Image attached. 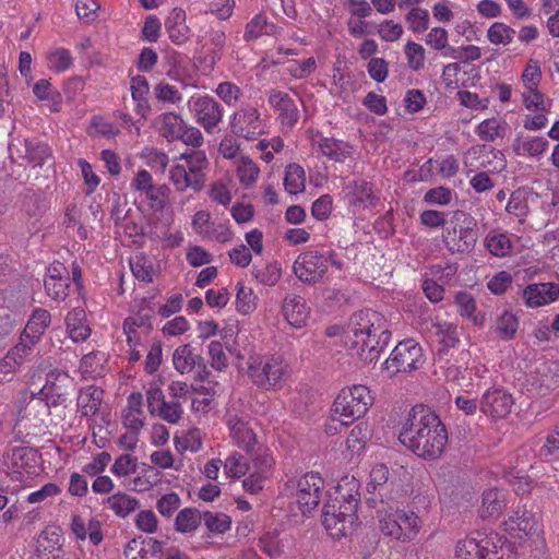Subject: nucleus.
Wrapping results in <instances>:
<instances>
[{
	"instance_id": "22",
	"label": "nucleus",
	"mask_w": 559,
	"mask_h": 559,
	"mask_svg": "<svg viewBox=\"0 0 559 559\" xmlns=\"http://www.w3.org/2000/svg\"><path fill=\"white\" fill-rule=\"evenodd\" d=\"M174 367L180 373L192 371L195 366H201L202 356L194 353V349L189 344L178 346L173 355Z\"/></svg>"
},
{
	"instance_id": "39",
	"label": "nucleus",
	"mask_w": 559,
	"mask_h": 559,
	"mask_svg": "<svg viewBox=\"0 0 559 559\" xmlns=\"http://www.w3.org/2000/svg\"><path fill=\"white\" fill-rule=\"evenodd\" d=\"M25 154L28 162L36 167L43 166L46 159L51 157V150L43 142L26 140Z\"/></svg>"
},
{
	"instance_id": "41",
	"label": "nucleus",
	"mask_w": 559,
	"mask_h": 559,
	"mask_svg": "<svg viewBox=\"0 0 559 559\" xmlns=\"http://www.w3.org/2000/svg\"><path fill=\"white\" fill-rule=\"evenodd\" d=\"M202 521L206 528L214 534H224L231 525V519L222 512L205 511L202 513Z\"/></svg>"
},
{
	"instance_id": "24",
	"label": "nucleus",
	"mask_w": 559,
	"mask_h": 559,
	"mask_svg": "<svg viewBox=\"0 0 559 559\" xmlns=\"http://www.w3.org/2000/svg\"><path fill=\"white\" fill-rule=\"evenodd\" d=\"M379 332H371L365 335L362 341L348 343V349L353 355L358 356L364 362L371 364L377 360V350L374 349Z\"/></svg>"
},
{
	"instance_id": "57",
	"label": "nucleus",
	"mask_w": 559,
	"mask_h": 559,
	"mask_svg": "<svg viewBox=\"0 0 559 559\" xmlns=\"http://www.w3.org/2000/svg\"><path fill=\"white\" fill-rule=\"evenodd\" d=\"M254 275L260 283L273 286L281 277V269L276 264H267L263 269H255Z\"/></svg>"
},
{
	"instance_id": "34",
	"label": "nucleus",
	"mask_w": 559,
	"mask_h": 559,
	"mask_svg": "<svg viewBox=\"0 0 559 559\" xmlns=\"http://www.w3.org/2000/svg\"><path fill=\"white\" fill-rule=\"evenodd\" d=\"M519 328V319L512 312L504 310L496 320L495 332L503 341L513 340Z\"/></svg>"
},
{
	"instance_id": "62",
	"label": "nucleus",
	"mask_w": 559,
	"mask_h": 559,
	"mask_svg": "<svg viewBox=\"0 0 559 559\" xmlns=\"http://www.w3.org/2000/svg\"><path fill=\"white\" fill-rule=\"evenodd\" d=\"M169 188L166 185L158 187L153 186L145 192L146 198L152 201V209H164L168 201Z\"/></svg>"
},
{
	"instance_id": "12",
	"label": "nucleus",
	"mask_w": 559,
	"mask_h": 559,
	"mask_svg": "<svg viewBox=\"0 0 559 559\" xmlns=\"http://www.w3.org/2000/svg\"><path fill=\"white\" fill-rule=\"evenodd\" d=\"M514 401L510 393L503 389L487 390L480 400L479 409L492 419L504 418L510 412Z\"/></svg>"
},
{
	"instance_id": "17",
	"label": "nucleus",
	"mask_w": 559,
	"mask_h": 559,
	"mask_svg": "<svg viewBox=\"0 0 559 559\" xmlns=\"http://www.w3.org/2000/svg\"><path fill=\"white\" fill-rule=\"evenodd\" d=\"M283 312L290 325L300 329L307 324L309 310L302 297L298 295H287L284 299Z\"/></svg>"
},
{
	"instance_id": "50",
	"label": "nucleus",
	"mask_w": 559,
	"mask_h": 559,
	"mask_svg": "<svg viewBox=\"0 0 559 559\" xmlns=\"http://www.w3.org/2000/svg\"><path fill=\"white\" fill-rule=\"evenodd\" d=\"M162 419L169 424H177L182 416V407L178 402H165L155 412Z\"/></svg>"
},
{
	"instance_id": "55",
	"label": "nucleus",
	"mask_w": 559,
	"mask_h": 559,
	"mask_svg": "<svg viewBox=\"0 0 559 559\" xmlns=\"http://www.w3.org/2000/svg\"><path fill=\"white\" fill-rule=\"evenodd\" d=\"M451 200L452 191L445 187L429 189L424 195V201L429 204L447 205Z\"/></svg>"
},
{
	"instance_id": "6",
	"label": "nucleus",
	"mask_w": 559,
	"mask_h": 559,
	"mask_svg": "<svg viewBox=\"0 0 559 559\" xmlns=\"http://www.w3.org/2000/svg\"><path fill=\"white\" fill-rule=\"evenodd\" d=\"M248 374L260 388L277 385L284 376V366L278 358L250 356L248 359Z\"/></svg>"
},
{
	"instance_id": "8",
	"label": "nucleus",
	"mask_w": 559,
	"mask_h": 559,
	"mask_svg": "<svg viewBox=\"0 0 559 559\" xmlns=\"http://www.w3.org/2000/svg\"><path fill=\"white\" fill-rule=\"evenodd\" d=\"M293 270L301 282L316 284L328 272V258L319 251L302 252L295 260Z\"/></svg>"
},
{
	"instance_id": "33",
	"label": "nucleus",
	"mask_w": 559,
	"mask_h": 559,
	"mask_svg": "<svg viewBox=\"0 0 559 559\" xmlns=\"http://www.w3.org/2000/svg\"><path fill=\"white\" fill-rule=\"evenodd\" d=\"M508 124L504 121L497 120L496 118L483 120L476 128V133L480 140L485 142H493L497 138H502L506 134Z\"/></svg>"
},
{
	"instance_id": "28",
	"label": "nucleus",
	"mask_w": 559,
	"mask_h": 559,
	"mask_svg": "<svg viewBox=\"0 0 559 559\" xmlns=\"http://www.w3.org/2000/svg\"><path fill=\"white\" fill-rule=\"evenodd\" d=\"M549 142L543 136H532L522 139L518 136L513 142V151L516 155H527L536 157L542 155L548 148Z\"/></svg>"
},
{
	"instance_id": "26",
	"label": "nucleus",
	"mask_w": 559,
	"mask_h": 559,
	"mask_svg": "<svg viewBox=\"0 0 559 559\" xmlns=\"http://www.w3.org/2000/svg\"><path fill=\"white\" fill-rule=\"evenodd\" d=\"M488 544L489 542H486V545ZM489 554L488 546L483 545L476 538L459 540L455 547L457 559H487Z\"/></svg>"
},
{
	"instance_id": "29",
	"label": "nucleus",
	"mask_w": 559,
	"mask_h": 559,
	"mask_svg": "<svg viewBox=\"0 0 559 559\" xmlns=\"http://www.w3.org/2000/svg\"><path fill=\"white\" fill-rule=\"evenodd\" d=\"M156 123L159 124V133L168 141L179 140L182 136V129L185 121L180 116L174 112H165L156 119Z\"/></svg>"
},
{
	"instance_id": "47",
	"label": "nucleus",
	"mask_w": 559,
	"mask_h": 559,
	"mask_svg": "<svg viewBox=\"0 0 559 559\" xmlns=\"http://www.w3.org/2000/svg\"><path fill=\"white\" fill-rule=\"evenodd\" d=\"M258 547L271 559L278 558L283 552L278 536L275 532H269L261 536L258 543Z\"/></svg>"
},
{
	"instance_id": "54",
	"label": "nucleus",
	"mask_w": 559,
	"mask_h": 559,
	"mask_svg": "<svg viewBox=\"0 0 559 559\" xmlns=\"http://www.w3.org/2000/svg\"><path fill=\"white\" fill-rule=\"evenodd\" d=\"M136 471V459L129 454H122L116 459L111 466V473L117 476H127L133 474Z\"/></svg>"
},
{
	"instance_id": "36",
	"label": "nucleus",
	"mask_w": 559,
	"mask_h": 559,
	"mask_svg": "<svg viewBox=\"0 0 559 559\" xmlns=\"http://www.w3.org/2000/svg\"><path fill=\"white\" fill-rule=\"evenodd\" d=\"M305 170L298 164H289L285 170L284 187L290 194H296L305 190Z\"/></svg>"
},
{
	"instance_id": "15",
	"label": "nucleus",
	"mask_w": 559,
	"mask_h": 559,
	"mask_svg": "<svg viewBox=\"0 0 559 559\" xmlns=\"http://www.w3.org/2000/svg\"><path fill=\"white\" fill-rule=\"evenodd\" d=\"M523 297L528 307H540L559 298V285L551 282L531 284L523 290Z\"/></svg>"
},
{
	"instance_id": "64",
	"label": "nucleus",
	"mask_w": 559,
	"mask_h": 559,
	"mask_svg": "<svg viewBox=\"0 0 559 559\" xmlns=\"http://www.w3.org/2000/svg\"><path fill=\"white\" fill-rule=\"evenodd\" d=\"M559 428L555 429L546 437L545 443L539 449V456L549 459L551 456H559Z\"/></svg>"
},
{
	"instance_id": "31",
	"label": "nucleus",
	"mask_w": 559,
	"mask_h": 559,
	"mask_svg": "<svg viewBox=\"0 0 559 559\" xmlns=\"http://www.w3.org/2000/svg\"><path fill=\"white\" fill-rule=\"evenodd\" d=\"M230 432L239 448L243 449L247 453H252L257 443L255 433L245 421L237 420L233 424Z\"/></svg>"
},
{
	"instance_id": "1",
	"label": "nucleus",
	"mask_w": 559,
	"mask_h": 559,
	"mask_svg": "<svg viewBox=\"0 0 559 559\" xmlns=\"http://www.w3.org/2000/svg\"><path fill=\"white\" fill-rule=\"evenodd\" d=\"M400 442L424 460L439 459L448 442V430L440 417L425 405L414 406L399 433Z\"/></svg>"
},
{
	"instance_id": "25",
	"label": "nucleus",
	"mask_w": 559,
	"mask_h": 559,
	"mask_svg": "<svg viewBox=\"0 0 559 559\" xmlns=\"http://www.w3.org/2000/svg\"><path fill=\"white\" fill-rule=\"evenodd\" d=\"M504 507L503 493L496 488L488 489L483 493L479 513L483 519H497Z\"/></svg>"
},
{
	"instance_id": "18",
	"label": "nucleus",
	"mask_w": 559,
	"mask_h": 559,
	"mask_svg": "<svg viewBox=\"0 0 559 559\" xmlns=\"http://www.w3.org/2000/svg\"><path fill=\"white\" fill-rule=\"evenodd\" d=\"M169 39L176 45H182L190 38V28L186 24V12L181 8L171 10L165 21Z\"/></svg>"
},
{
	"instance_id": "45",
	"label": "nucleus",
	"mask_w": 559,
	"mask_h": 559,
	"mask_svg": "<svg viewBox=\"0 0 559 559\" xmlns=\"http://www.w3.org/2000/svg\"><path fill=\"white\" fill-rule=\"evenodd\" d=\"M433 326L436 328V334L440 337V344L442 345L440 352L453 348L459 344L460 340L455 325L450 323H436Z\"/></svg>"
},
{
	"instance_id": "48",
	"label": "nucleus",
	"mask_w": 559,
	"mask_h": 559,
	"mask_svg": "<svg viewBox=\"0 0 559 559\" xmlns=\"http://www.w3.org/2000/svg\"><path fill=\"white\" fill-rule=\"evenodd\" d=\"M130 266L133 275L143 282H152L153 281V265L144 255H135L134 259L130 261Z\"/></svg>"
},
{
	"instance_id": "21",
	"label": "nucleus",
	"mask_w": 559,
	"mask_h": 559,
	"mask_svg": "<svg viewBox=\"0 0 559 559\" xmlns=\"http://www.w3.org/2000/svg\"><path fill=\"white\" fill-rule=\"evenodd\" d=\"M508 525L511 531L519 532V538L530 536L538 531L535 514L526 509L516 510L514 515L510 516Z\"/></svg>"
},
{
	"instance_id": "35",
	"label": "nucleus",
	"mask_w": 559,
	"mask_h": 559,
	"mask_svg": "<svg viewBox=\"0 0 559 559\" xmlns=\"http://www.w3.org/2000/svg\"><path fill=\"white\" fill-rule=\"evenodd\" d=\"M202 521V513L195 508L182 509L176 516L175 528L180 533L195 531Z\"/></svg>"
},
{
	"instance_id": "43",
	"label": "nucleus",
	"mask_w": 559,
	"mask_h": 559,
	"mask_svg": "<svg viewBox=\"0 0 559 559\" xmlns=\"http://www.w3.org/2000/svg\"><path fill=\"white\" fill-rule=\"evenodd\" d=\"M514 35L515 29L501 22H495L487 31L488 40L495 45H509Z\"/></svg>"
},
{
	"instance_id": "40",
	"label": "nucleus",
	"mask_w": 559,
	"mask_h": 559,
	"mask_svg": "<svg viewBox=\"0 0 559 559\" xmlns=\"http://www.w3.org/2000/svg\"><path fill=\"white\" fill-rule=\"evenodd\" d=\"M486 247L495 257H507L512 250L510 238L502 233H489L486 237Z\"/></svg>"
},
{
	"instance_id": "30",
	"label": "nucleus",
	"mask_w": 559,
	"mask_h": 559,
	"mask_svg": "<svg viewBox=\"0 0 559 559\" xmlns=\"http://www.w3.org/2000/svg\"><path fill=\"white\" fill-rule=\"evenodd\" d=\"M403 542L413 539L419 532L421 521L413 511L395 510Z\"/></svg>"
},
{
	"instance_id": "20",
	"label": "nucleus",
	"mask_w": 559,
	"mask_h": 559,
	"mask_svg": "<svg viewBox=\"0 0 559 559\" xmlns=\"http://www.w3.org/2000/svg\"><path fill=\"white\" fill-rule=\"evenodd\" d=\"M318 146L324 156L337 163L350 157L354 148L348 142L325 136L320 138Z\"/></svg>"
},
{
	"instance_id": "4",
	"label": "nucleus",
	"mask_w": 559,
	"mask_h": 559,
	"mask_svg": "<svg viewBox=\"0 0 559 559\" xmlns=\"http://www.w3.org/2000/svg\"><path fill=\"white\" fill-rule=\"evenodd\" d=\"M373 401L370 390L362 384L341 390L333 403V412L341 416L342 425H349L361 418Z\"/></svg>"
},
{
	"instance_id": "10",
	"label": "nucleus",
	"mask_w": 559,
	"mask_h": 559,
	"mask_svg": "<svg viewBox=\"0 0 559 559\" xmlns=\"http://www.w3.org/2000/svg\"><path fill=\"white\" fill-rule=\"evenodd\" d=\"M191 111L194 114L197 122L200 123L207 133H213L223 118L222 106L211 96L192 97L189 102Z\"/></svg>"
},
{
	"instance_id": "11",
	"label": "nucleus",
	"mask_w": 559,
	"mask_h": 559,
	"mask_svg": "<svg viewBox=\"0 0 559 559\" xmlns=\"http://www.w3.org/2000/svg\"><path fill=\"white\" fill-rule=\"evenodd\" d=\"M231 132L248 141L257 139L263 131L260 114L255 108L236 111L230 120Z\"/></svg>"
},
{
	"instance_id": "44",
	"label": "nucleus",
	"mask_w": 559,
	"mask_h": 559,
	"mask_svg": "<svg viewBox=\"0 0 559 559\" xmlns=\"http://www.w3.org/2000/svg\"><path fill=\"white\" fill-rule=\"evenodd\" d=\"M257 297L251 288L246 287L241 283L237 284L236 307L242 314H248L257 308Z\"/></svg>"
},
{
	"instance_id": "9",
	"label": "nucleus",
	"mask_w": 559,
	"mask_h": 559,
	"mask_svg": "<svg viewBox=\"0 0 559 559\" xmlns=\"http://www.w3.org/2000/svg\"><path fill=\"white\" fill-rule=\"evenodd\" d=\"M40 455L36 449L12 447L3 454V460L10 462L11 479L22 481L24 473L34 474Z\"/></svg>"
},
{
	"instance_id": "38",
	"label": "nucleus",
	"mask_w": 559,
	"mask_h": 559,
	"mask_svg": "<svg viewBox=\"0 0 559 559\" xmlns=\"http://www.w3.org/2000/svg\"><path fill=\"white\" fill-rule=\"evenodd\" d=\"M38 545L39 548L49 554H52L56 550H61L63 545V537L60 527H46L39 535Z\"/></svg>"
},
{
	"instance_id": "37",
	"label": "nucleus",
	"mask_w": 559,
	"mask_h": 559,
	"mask_svg": "<svg viewBox=\"0 0 559 559\" xmlns=\"http://www.w3.org/2000/svg\"><path fill=\"white\" fill-rule=\"evenodd\" d=\"M353 197L355 205L373 206L378 202L373 193V185L365 179L353 181Z\"/></svg>"
},
{
	"instance_id": "63",
	"label": "nucleus",
	"mask_w": 559,
	"mask_h": 559,
	"mask_svg": "<svg viewBox=\"0 0 559 559\" xmlns=\"http://www.w3.org/2000/svg\"><path fill=\"white\" fill-rule=\"evenodd\" d=\"M512 283V276L506 271L497 273L487 284L488 289L495 295L507 292Z\"/></svg>"
},
{
	"instance_id": "51",
	"label": "nucleus",
	"mask_w": 559,
	"mask_h": 559,
	"mask_svg": "<svg viewBox=\"0 0 559 559\" xmlns=\"http://www.w3.org/2000/svg\"><path fill=\"white\" fill-rule=\"evenodd\" d=\"M249 454L251 455L255 473L263 475V477L265 478L266 474L272 468L274 463L272 455L267 453V450L262 449H259L257 451L253 450L252 453Z\"/></svg>"
},
{
	"instance_id": "42",
	"label": "nucleus",
	"mask_w": 559,
	"mask_h": 559,
	"mask_svg": "<svg viewBox=\"0 0 559 559\" xmlns=\"http://www.w3.org/2000/svg\"><path fill=\"white\" fill-rule=\"evenodd\" d=\"M389 474V469L385 465H376L370 472V481L367 485L368 492L372 495L378 492L380 498H383ZM381 501H383V499H381Z\"/></svg>"
},
{
	"instance_id": "19",
	"label": "nucleus",
	"mask_w": 559,
	"mask_h": 559,
	"mask_svg": "<svg viewBox=\"0 0 559 559\" xmlns=\"http://www.w3.org/2000/svg\"><path fill=\"white\" fill-rule=\"evenodd\" d=\"M104 391L95 385H88L80 390L78 396V408L81 416H94L102 404Z\"/></svg>"
},
{
	"instance_id": "58",
	"label": "nucleus",
	"mask_w": 559,
	"mask_h": 559,
	"mask_svg": "<svg viewBox=\"0 0 559 559\" xmlns=\"http://www.w3.org/2000/svg\"><path fill=\"white\" fill-rule=\"evenodd\" d=\"M225 467L228 468L229 476L234 478H240L249 471L247 461H243V456L238 453H234L226 460Z\"/></svg>"
},
{
	"instance_id": "23",
	"label": "nucleus",
	"mask_w": 559,
	"mask_h": 559,
	"mask_svg": "<svg viewBox=\"0 0 559 559\" xmlns=\"http://www.w3.org/2000/svg\"><path fill=\"white\" fill-rule=\"evenodd\" d=\"M226 44L225 32L221 29H211L207 34L206 51L204 62L211 69L222 59Z\"/></svg>"
},
{
	"instance_id": "13",
	"label": "nucleus",
	"mask_w": 559,
	"mask_h": 559,
	"mask_svg": "<svg viewBox=\"0 0 559 559\" xmlns=\"http://www.w3.org/2000/svg\"><path fill=\"white\" fill-rule=\"evenodd\" d=\"M385 321V318L380 312L371 309L355 312L349 320V329L353 333V336L349 337V343L362 341L365 335L383 329Z\"/></svg>"
},
{
	"instance_id": "56",
	"label": "nucleus",
	"mask_w": 559,
	"mask_h": 559,
	"mask_svg": "<svg viewBox=\"0 0 559 559\" xmlns=\"http://www.w3.org/2000/svg\"><path fill=\"white\" fill-rule=\"evenodd\" d=\"M44 285L47 295L55 300L64 299L68 296L69 280L45 278Z\"/></svg>"
},
{
	"instance_id": "3",
	"label": "nucleus",
	"mask_w": 559,
	"mask_h": 559,
	"mask_svg": "<svg viewBox=\"0 0 559 559\" xmlns=\"http://www.w3.org/2000/svg\"><path fill=\"white\" fill-rule=\"evenodd\" d=\"M442 238L445 248L451 253H466L474 249L478 239L476 219L464 211H454Z\"/></svg>"
},
{
	"instance_id": "16",
	"label": "nucleus",
	"mask_w": 559,
	"mask_h": 559,
	"mask_svg": "<svg viewBox=\"0 0 559 559\" xmlns=\"http://www.w3.org/2000/svg\"><path fill=\"white\" fill-rule=\"evenodd\" d=\"M270 105L280 111L283 126L293 128L299 119V110L295 100L287 94L272 90L269 95Z\"/></svg>"
},
{
	"instance_id": "46",
	"label": "nucleus",
	"mask_w": 559,
	"mask_h": 559,
	"mask_svg": "<svg viewBox=\"0 0 559 559\" xmlns=\"http://www.w3.org/2000/svg\"><path fill=\"white\" fill-rule=\"evenodd\" d=\"M405 19L414 33H423L429 27V13L425 9L413 8Z\"/></svg>"
},
{
	"instance_id": "7",
	"label": "nucleus",
	"mask_w": 559,
	"mask_h": 559,
	"mask_svg": "<svg viewBox=\"0 0 559 559\" xmlns=\"http://www.w3.org/2000/svg\"><path fill=\"white\" fill-rule=\"evenodd\" d=\"M324 480L318 473H307L296 483V502L304 515L310 514L320 503Z\"/></svg>"
},
{
	"instance_id": "61",
	"label": "nucleus",
	"mask_w": 559,
	"mask_h": 559,
	"mask_svg": "<svg viewBox=\"0 0 559 559\" xmlns=\"http://www.w3.org/2000/svg\"><path fill=\"white\" fill-rule=\"evenodd\" d=\"M179 496L176 492H170L158 499L156 508L163 516H170L179 508Z\"/></svg>"
},
{
	"instance_id": "60",
	"label": "nucleus",
	"mask_w": 559,
	"mask_h": 559,
	"mask_svg": "<svg viewBox=\"0 0 559 559\" xmlns=\"http://www.w3.org/2000/svg\"><path fill=\"white\" fill-rule=\"evenodd\" d=\"M506 210L509 214L515 215L518 217H524L527 215L528 205L520 191H514L511 194Z\"/></svg>"
},
{
	"instance_id": "32",
	"label": "nucleus",
	"mask_w": 559,
	"mask_h": 559,
	"mask_svg": "<svg viewBox=\"0 0 559 559\" xmlns=\"http://www.w3.org/2000/svg\"><path fill=\"white\" fill-rule=\"evenodd\" d=\"M106 503L120 518H126L139 508V501L123 492L108 497Z\"/></svg>"
},
{
	"instance_id": "52",
	"label": "nucleus",
	"mask_w": 559,
	"mask_h": 559,
	"mask_svg": "<svg viewBox=\"0 0 559 559\" xmlns=\"http://www.w3.org/2000/svg\"><path fill=\"white\" fill-rule=\"evenodd\" d=\"M542 80V69L538 61L530 60L523 73L522 81L527 90H535Z\"/></svg>"
},
{
	"instance_id": "59",
	"label": "nucleus",
	"mask_w": 559,
	"mask_h": 559,
	"mask_svg": "<svg viewBox=\"0 0 559 559\" xmlns=\"http://www.w3.org/2000/svg\"><path fill=\"white\" fill-rule=\"evenodd\" d=\"M367 70L372 80L381 83L388 76L389 64L383 58H371L368 62Z\"/></svg>"
},
{
	"instance_id": "53",
	"label": "nucleus",
	"mask_w": 559,
	"mask_h": 559,
	"mask_svg": "<svg viewBox=\"0 0 559 559\" xmlns=\"http://www.w3.org/2000/svg\"><path fill=\"white\" fill-rule=\"evenodd\" d=\"M405 53L413 70L418 71L424 67L425 49L421 45L408 41L405 46Z\"/></svg>"
},
{
	"instance_id": "14",
	"label": "nucleus",
	"mask_w": 559,
	"mask_h": 559,
	"mask_svg": "<svg viewBox=\"0 0 559 559\" xmlns=\"http://www.w3.org/2000/svg\"><path fill=\"white\" fill-rule=\"evenodd\" d=\"M51 316L48 310L36 308L33 310L23 332L21 333L20 342H26L28 348L39 341L45 330L49 326Z\"/></svg>"
},
{
	"instance_id": "5",
	"label": "nucleus",
	"mask_w": 559,
	"mask_h": 559,
	"mask_svg": "<svg viewBox=\"0 0 559 559\" xmlns=\"http://www.w3.org/2000/svg\"><path fill=\"white\" fill-rule=\"evenodd\" d=\"M421 358L420 345L414 340H404L394 347L390 357L383 362L382 369L392 378L399 372H412L418 369Z\"/></svg>"
},
{
	"instance_id": "2",
	"label": "nucleus",
	"mask_w": 559,
	"mask_h": 559,
	"mask_svg": "<svg viewBox=\"0 0 559 559\" xmlns=\"http://www.w3.org/2000/svg\"><path fill=\"white\" fill-rule=\"evenodd\" d=\"M359 486L355 477H344L335 487L334 496L330 493L324 502L321 522L331 537L340 539L355 531L360 501Z\"/></svg>"
},
{
	"instance_id": "27",
	"label": "nucleus",
	"mask_w": 559,
	"mask_h": 559,
	"mask_svg": "<svg viewBox=\"0 0 559 559\" xmlns=\"http://www.w3.org/2000/svg\"><path fill=\"white\" fill-rule=\"evenodd\" d=\"M31 349L26 342H20L8 354L0 360V374L5 377L7 374L14 373L22 365L24 357L29 354Z\"/></svg>"
},
{
	"instance_id": "49",
	"label": "nucleus",
	"mask_w": 559,
	"mask_h": 559,
	"mask_svg": "<svg viewBox=\"0 0 559 559\" xmlns=\"http://www.w3.org/2000/svg\"><path fill=\"white\" fill-rule=\"evenodd\" d=\"M259 167L248 157H241L237 167V176L242 185L249 186L257 180Z\"/></svg>"
}]
</instances>
